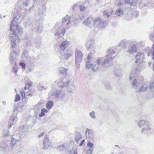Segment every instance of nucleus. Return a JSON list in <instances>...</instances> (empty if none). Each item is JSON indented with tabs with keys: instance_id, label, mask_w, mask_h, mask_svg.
Instances as JSON below:
<instances>
[{
	"instance_id": "f257e3e1",
	"label": "nucleus",
	"mask_w": 154,
	"mask_h": 154,
	"mask_svg": "<svg viewBox=\"0 0 154 154\" xmlns=\"http://www.w3.org/2000/svg\"><path fill=\"white\" fill-rule=\"evenodd\" d=\"M29 5V3L26 0H19L15 6V10L17 12L14 15L10 26V38L13 36L14 38H17L19 35L22 34L23 29L18 25L20 22V15L19 12L26 10Z\"/></svg>"
},
{
	"instance_id": "f03ea898",
	"label": "nucleus",
	"mask_w": 154,
	"mask_h": 154,
	"mask_svg": "<svg viewBox=\"0 0 154 154\" xmlns=\"http://www.w3.org/2000/svg\"><path fill=\"white\" fill-rule=\"evenodd\" d=\"M143 68V67L141 64H139L133 69L130 75V80L133 79L132 83L133 88L137 92H145L147 90L149 87L148 85L144 84L138 89V88L140 86V85L142 82V81L139 80L137 76L140 74V71Z\"/></svg>"
},
{
	"instance_id": "7ed1b4c3",
	"label": "nucleus",
	"mask_w": 154,
	"mask_h": 154,
	"mask_svg": "<svg viewBox=\"0 0 154 154\" xmlns=\"http://www.w3.org/2000/svg\"><path fill=\"white\" fill-rule=\"evenodd\" d=\"M116 53L115 51L113 49H110L108 51L104 57V60L102 58L99 57L97 60V65H95L93 67L94 70H96L98 68L102 66L109 67L113 64L112 58L111 57Z\"/></svg>"
},
{
	"instance_id": "20e7f679",
	"label": "nucleus",
	"mask_w": 154,
	"mask_h": 154,
	"mask_svg": "<svg viewBox=\"0 0 154 154\" xmlns=\"http://www.w3.org/2000/svg\"><path fill=\"white\" fill-rule=\"evenodd\" d=\"M17 38H14V36H11L10 38L11 41V45L13 52H11L10 56L9 57V61L10 63L12 65H16V56L19 53V50H16V49L18 48L17 45H16L15 41Z\"/></svg>"
},
{
	"instance_id": "39448f33",
	"label": "nucleus",
	"mask_w": 154,
	"mask_h": 154,
	"mask_svg": "<svg viewBox=\"0 0 154 154\" xmlns=\"http://www.w3.org/2000/svg\"><path fill=\"white\" fill-rule=\"evenodd\" d=\"M53 31H56L55 33V38L57 40H59L60 38L61 40L63 39V36L65 32V29L61 27L59 28L58 25H55L53 28Z\"/></svg>"
},
{
	"instance_id": "423d86ee",
	"label": "nucleus",
	"mask_w": 154,
	"mask_h": 154,
	"mask_svg": "<svg viewBox=\"0 0 154 154\" xmlns=\"http://www.w3.org/2000/svg\"><path fill=\"white\" fill-rule=\"evenodd\" d=\"M49 95L53 96L59 100H62L64 98L65 94L64 91L53 88L51 90Z\"/></svg>"
},
{
	"instance_id": "0eeeda50",
	"label": "nucleus",
	"mask_w": 154,
	"mask_h": 154,
	"mask_svg": "<svg viewBox=\"0 0 154 154\" xmlns=\"http://www.w3.org/2000/svg\"><path fill=\"white\" fill-rule=\"evenodd\" d=\"M94 26L102 29L106 26V22L104 21L99 17H96L94 19Z\"/></svg>"
},
{
	"instance_id": "6e6552de",
	"label": "nucleus",
	"mask_w": 154,
	"mask_h": 154,
	"mask_svg": "<svg viewBox=\"0 0 154 154\" xmlns=\"http://www.w3.org/2000/svg\"><path fill=\"white\" fill-rule=\"evenodd\" d=\"M92 58V53L91 52L89 53L88 56L87 60H86V63H87V64L86 65V67L87 68H89L91 67H92V70L94 71H96L98 69H102L103 68L105 67V66H102L100 67H98V68L97 69V70H94L93 69V67L95 65L97 66L98 65L97 63V62H96V63L94 64V65L90 63L91 62Z\"/></svg>"
},
{
	"instance_id": "1a4fd4ad",
	"label": "nucleus",
	"mask_w": 154,
	"mask_h": 154,
	"mask_svg": "<svg viewBox=\"0 0 154 154\" xmlns=\"http://www.w3.org/2000/svg\"><path fill=\"white\" fill-rule=\"evenodd\" d=\"M83 54L82 52L77 51L75 52V64L77 67L80 66V63L82 61L83 57Z\"/></svg>"
},
{
	"instance_id": "9d476101",
	"label": "nucleus",
	"mask_w": 154,
	"mask_h": 154,
	"mask_svg": "<svg viewBox=\"0 0 154 154\" xmlns=\"http://www.w3.org/2000/svg\"><path fill=\"white\" fill-rule=\"evenodd\" d=\"M85 133L86 138L87 139L89 140L93 139L94 136V131L93 130L87 128L85 131Z\"/></svg>"
},
{
	"instance_id": "9b49d317",
	"label": "nucleus",
	"mask_w": 154,
	"mask_h": 154,
	"mask_svg": "<svg viewBox=\"0 0 154 154\" xmlns=\"http://www.w3.org/2000/svg\"><path fill=\"white\" fill-rule=\"evenodd\" d=\"M63 25L64 26L66 25L65 23H66V28L68 29L71 26V25L72 23V20H71V17H70L68 15H66L64 17L62 20Z\"/></svg>"
},
{
	"instance_id": "f8f14e48",
	"label": "nucleus",
	"mask_w": 154,
	"mask_h": 154,
	"mask_svg": "<svg viewBox=\"0 0 154 154\" xmlns=\"http://www.w3.org/2000/svg\"><path fill=\"white\" fill-rule=\"evenodd\" d=\"M57 83L59 87L63 88L64 87L66 86L67 83V80L64 77H62L56 82Z\"/></svg>"
},
{
	"instance_id": "ddd939ff",
	"label": "nucleus",
	"mask_w": 154,
	"mask_h": 154,
	"mask_svg": "<svg viewBox=\"0 0 154 154\" xmlns=\"http://www.w3.org/2000/svg\"><path fill=\"white\" fill-rule=\"evenodd\" d=\"M57 149L59 151H64L68 154H71V151L68 150L66 144H61L57 147Z\"/></svg>"
},
{
	"instance_id": "4468645a",
	"label": "nucleus",
	"mask_w": 154,
	"mask_h": 154,
	"mask_svg": "<svg viewBox=\"0 0 154 154\" xmlns=\"http://www.w3.org/2000/svg\"><path fill=\"white\" fill-rule=\"evenodd\" d=\"M72 53L71 51L70 52H68L67 51L66 52L63 51L60 53L59 57L61 60H67L72 56Z\"/></svg>"
},
{
	"instance_id": "2eb2a0df",
	"label": "nucleus",
	"mask_w": 154,
	"mask_h": 154,
	"mask_svg": "<svg viewBox=\"0 0 154 154\" xmlns=\"http://www.w3.org/2000/svg\"><path fill=\"white\" fill-rule=\"evenodd\" d=\"M93 22L94 18L91 17H89L85 20L83 23L87 26L92 27L94 26Z\"/></svg>"
},
{
	"instance_id": "dca6fc26",
	"label": "nucleus",
	"mask_w": 154,
	"mask_h": 154,
	"mask_svg": "<svg viewBox=\"0 0 154 154\" xmlns=\"http://www.w3.org/2000/svg\"><path fill=\"white\" fill-rule=\"evenodd\" d=\"M151 125L149 122L146 123V124L145 125L142 129V133L146 134L150 132L151 130Z\"/></svg>"
},
{
	"instance_id": "f3484780",
	"label": "nucleus",
	"mask_w": 154,
	"mask_h": 154,
	"mask_svg": "<svg viewBox=\"0 0 154 154\" xmlns=\"http://www.w3.org/2000/svg\"><path fill=\"white\" fill-rule=\"evenodd\" d=\"M66 87L68 88L67 90L68 92L71 93L74 90L75 85L72 82H71L69 80H67V83Z\"/></svg>"
},
{
	"instance_id": "a211bd4d",
	"label": "nucleus",
	"mask_w": 154,
	"mask_h": 154,
	"mask_svg": "<svg viewBox=\"0 0 154 154\" xmlns=\"http://www.w3.org/2000/svg\"><path fill=\"white\" fill-rule=\"evenodd\" d=\"M69 45V42L67 40L63 41L60 45V50L61 51H64L65 50Z\"/></svg>"
},
{
	"instance_id": "6ab92c4d",
	"label": "nucleus",
	"mask_w": 154,
	"mask_h": 154,
	"mask_svg": "<svg viewBox=\"0 0 154 154\" xmlns=\"http://www.w3.org/2000/svg\"><path fill=\"white\" fill-rule=\"evenodd\" d=\"M94 43V41L93 40H90L86 42L85 46L88 51L91 50L92 48H93Z\"/></svg>"
},
{
	"instance_id": "aec40b11",
	"label": "nucleus",
	"mask_w": 154,
	"mask_h": 154,
	"mask_svg": "<svg viewBox=\"0 0 154 154\" xmlns=\"http://www.w3.org/2000/svg\"><path fill=\"white\" fill-rule=\"evenodd\" d=\"M137 50V47L136 45H130L128 47L127 52L129 54H133L136 52Z\"/></svg>"
},
{
	"instance_id": "412c9836",
	"label": "nucleus",
	"mask_w": 154,
	"mask_h": 154,
	"mask_svg": "<svg viewBox=\"0 0 154 154\" xmlns=\"http://www.w3.org/2000/svg\"><path fill=\"white\" fill-rule=\"evenodd\" d=\"M129 44V41L126 39L122 40L119 44V46L122 48H125Z\"/></svg>"
},
{
	"instance_id": "4be33fe9",
	"label": "nucleus",
	"mask_w": 154,
	"mask_h": 154,
	"mask_svg": "<svg viewBox=\"0 0 154 154\" xmlns=\"http://www.w3.org/2000/svg\"><path fill=\"white\" fill-rule=\"evenodd\" d=\"M112 9L111 8H109L103 12V15L105 17L108 18L112 14Z\"/></svg>"
},
{
	"instance_id": "5701e85b",
	"label": "nucleus",
	"mask_w": 154,
	"mask_h": 154,
	"mask_svg": "<svg viewBox=\"0 0 154 154\" xmlns=\"http://www.w3.org/2000/svg\"><path fill=\"white\" fill-rule=\"evenodd\" d=\"M49 140L48 138L45 136L43 141V144L44 145L43 148V149H48L49 146H50L49 145Z\"/></svg>"
},
{
	"instance_id": "b1692460",
	"label": "nucleus",
	"mask_w": 154,
	"mask_h": 154,
	"mask_svg": "<svg viewBox=\"0 0 154 154\" xmlns=\"http://www.w3.org/2000/svg\"><path fill=\"white\" fill-rule=\"evenodd\" d=\"M143 54L141 52H138L135 56L136 61L135 63H140V59L143 58Z\"/></svg>"
},
{
	"instance_id": "393cba45",
	"label": "nucleus",
	"mask_w": 154,
	"mask_h": 154,
	"mask_svg": "<svg viewBox=\"0 0 154 154\" xmlns=\"http://www.w3.org/2000/svg\"><path fill=\"white\" fill-rule=\"evenodd\" d=\"M17 136L18 137V138L17 137H15V135H14L12 137L10 143L11 145L12 148H13V146L15 145L17 141H19V139L20 138V136L19 135H18Z\"/></svg>"
},
{
	"instance_id": "a878e982",
	"label": "nucleus",
	"mask_w": 154,
	"mask_h": 154,
	"mask_svg": "<svg viewBox=\"0 0 154 154\" xmlns=\"http://www.w3.org/2000/svg\"><path fill=\"white\" fill-rule=\"evenodd\" d=\"M35 44V41L32 38L28 39L26 43V45L29 47L34 45Z\"/></svg>"
},
{
	"instance_id": "bb28decb",
	"label": "nucleus",
	"mask_w": 154,
	"mask_h": 154,
	"mask_svg": "<svg viewBox=\"0 0 154 154\" xmlns=\"http://www.w3.org/2000/svg\"><path fill=\"white\" fill-rule=\"evenodd\" d=\"M75 141L77 143H79L80 140L82 138V136L80 133L78 132H76L75 133Z\"/></svg>"
},
{
	"instance_id": "cd10ccee",
	"label": "nucleus",
	"mask_w": 154,
	"mask_h": 154,
	"mask_svg": "<svg viewBox=\"0 0 154 154\" xmlns=\"http://www.w3.org/2000/svg\"><path fill=\"white\" fill-rule=\"evenodd\" d=\"M16 122V120H15V117L13 116H12L10 118L9 121L8 122L9 125V128H11L14 123Z\"/></svg>"
},
{
	"instance_id": "c85d7f7f",
	"label": "nucleus",
	"mask_w": 154,
	"mask_h": 154,
	"mask_svg": "<svg viewBox=\"0 0 154 154\" xmlns=\"http://www.w3.org/2000/svg\"><path fill=\"white\" fill-rule=\"evenodd\" d=\"M148 121H144L143 120H140L138 121L137 125L139 127L142 128L146 124V123Z\"/></svg>"
},
{
	"instance_id": "c756f323",
	"label": "nucleus",
	"mask_w": 154,
	"mask_h": 154,
	"mask_svg": "<svg viewBox=\"0 0 154 154\" xmlns=\"http://www.w3.org/2000/svg\"><path fill=\"white\" fill-rule=\"evenodd\" d=\"M54 105L53 102L51 100L48 101L46 104V107L48 109H50Z\"/></svg>"
},
{
	"instance_id": "7c9ffc66",
	"label": "nucleus",
	"mask_w": 154,
	"mask_h": 154,
	"mask_svg": "<svg viewBox=\"0 0 154 154\" xmlns=\"http://www.w3.org/2000/svg\"><path fill=\"white\" fill-rule=\"evenodd\" d=\"M123 9L121 7L117 9L115 12V14L117 16H119L120 14L122 13L123 12Z\"/></svg>"
},
{
	"instance_id": "2f4dec72",
	"label": "nucleus",
	"mask_w": 154,
	"mask_h": 154,
	"mask_svg": "<svg viewBox=\"0 0 154 154\" xmlns=\"http://www.w3.org/2000/svg\"><path fill=\"white\" fill-rule=\"evenodd\" d=\"M87 149L94 151V144L91 142H88L87 144Z\"/></svg>"
},
{
	"instance_id": "473e14b6",
	"label": "nucleus",
	"mask_w": 154,
	"mask_h": 154,
	"mask_svg": "<svg viewBox=\"0 0 154 154\" xmlns=\"http://www.w3.org/2000/svg\"><path fill=\"white\" fill-rule=\"evenodd\" d=\"M122 70L121 69H116L115 71V74L117 77H120L122 75Z\"/></svg>"
},
{
	"instance_id": "72a5a7b5",
	"label": "nucleus",
	"mask_w": 154,
	"mask_h": 154,
	"mask_svg": "<svg viewBox=\"0 0 154 154\" xmlns=\"http://www.w3.org/2000/svg\"><path fill=\"white\" fill-rule=\"evenodd\" d=\"M152 50L149 51L148 52L147 56H149L151 55L152 56V58L154 60V43L152 46Z\"/></svg>"
},
{
	"instance_id": "f704fd0d",
	"label": "nucleus",
	"mask_w": 154,
	"mask_h": 154,
	"mask_svg": "<svg viewBox=\"0 0 154 154\" xmlns=\"http://www.w3.org/2000/svg\"><path fill=\"white\" fill-rule=\"evenodd\" d=\"M137 1V0H125V2L126 3L130 4L131 5V6L133 4H135Z\"/></svg>"
},
{
	"instance_id": "c9c22d12",
	"label": "nucleus",
	"mask_w": 154,
	"mask_h": 154,
	"mask_svg": "<svg viewBox=\"0 0 154 154\" xmlns=\"http://www.w3.org/2000/svg\"><path fill=\"white\" fill-rule=\"evenodd\" d=\"M147 97L148 99H150L154 97V91L153 90H151L148 94Z\"/></svg>"
},
{
	"instance_id": "e433bc0d",
	"label": "nucleus",
	"mask_w": 154,
	"mask_h": 154,
	"mask_svg": "<svg viewBox=\"0 0 154 154\" xmlns=\"http://www.w3.org/2000/svg\"><path fill=\"white\" fill-rule=\"evenodd\" d=\"M48 110L47 109L45 108H43L42 109L41 113L39 114V116L42 117L45 115V113H46L48 112Z\"/></svg>"
},
{
	"instance_id": "4c0bfd02",
	"label": "nucleus",
	"mask_w": 154,
	"mask_h": 154,
	"mask_svg": "<svg viewBox=\"0 0 154 154\" xmlns=\"http://www.w3.org/2000/svg\"><path fill=\"white\" fill-rule=\"evenodd\" d=\"M43 26L42 24L38 25L37 28V31L38 33L41 32L43 31Z\"/></svg>"
},
{
	"instance_id": "58836bf2",
	"label": "nucleus",
	"mask_w": 154,
	"mask_h": 154,
	"mask_svg": "<svg viewBox=\"0 0 154 154\" xmlns=\"http://www.w3.org/2000/svg\"><path fill=\"white\" fill-rule=\"evenodd\" d=\"M68 69L64 68H61L60 69V73L63 74L64 75H65Z\"/></svg>"
},
{
	"instance_id": "ea45409f",
	"label": "nucleus",
	"mask_w": 154,
	"mask_h": 154,
	"mask_svg": "<svg viewBox=\"0 0 154 154\" xmlns=\"http://www.w3.org/2000/svg\"><path fill=\"white\" fill-rule=\"evenodd\" d=\"M89 116L93 119H95L96 118L95 115V112L94 111L90 112L89 113Z\"/></svg>"
},
{
	"instance_id": "a19ab883",
	"label": "nucleus",
	"mask_w": 154,
	"mask_h": 154,
	"mask_svg": "<svg viewBox=\"0 0 154 154\" xmlns=\"http://www.w3.org/2000/svg\"><path fill=\"white\" fill-rule=\"evenodd\" d=\"M115 4L118 6H121L122 0H115Z\"/></svg>"
},
{
	"instance_id": "79ce46f5",
	"label": "nucleus",
	"mask_w": 154,
	"mask_h": 154,
	"mask_svg": "<svg viewBox=\"0 0 154 154\" xmlns=\"http://www.w3.org/2000/svg\"><path fill=\"white\" fill-rule=\"evenodd\" d=\"M20 99V97L19 94H16L15 98L14 100L15 102L19 101Z\"/></svg>"
},
{
	"instance_id": "37998d69",
	"label": "nucleus",
	"mask_w": 154,
	"mask_h": 154,
	"mask_svg": "<svg viewBox=\"0 0 154 154\" xmlns=\"http://www.w3.org/2000/svg\"><path fill=\"white\" fill-rule=\"evenodd\" d=\"M32 24V22L30 21L29 20L27 22H25L24 23V25L26 27L29 26H30Z\"/></svg>"
},
{
	"instance_id": "c03bdc74",
	"label": "nucleus",
	"mask_w": 154,
	"mask_h": 154,
	"mask_svg": "<svg viewBox=\"0 0 154 154\" xmlns=\"http://www.w3.org/2000/svg\"><path fill=\"white\" fill-rule=\"evenodd\" d=\"M31 85V83L30 82L26 83L24 87L25 90L29 89V88Z\"/></svg>"
},
{
	"instance_id": "a18cd8bd",
	"label": "nucleus",
	"mask_w": 154,
	"mask_h": 154,
	"mask_svg": "<svg viewBox=\"0 0 154 154\" xmlns=\"http://www.w3.org/2000/svg\"><path fill=\"white\" fill-rule=\"evenodd\" d=\"M149 88L151 90H154V81H153L150 84Z\"/></svg>"
},
{
	"instance_id": "49530a36",
	"label": "nucleus",
	"mask_w": 154,
	"mask_h": 154,
	"mask_svg": "<svg viewBox=\"0 0 154 154\" xmlns=\"http://www.w3.org/2000/svg\"><path fill=\"white\" fill-rule=\"evenodd\" d=\"M87 7L85 6H84L83 5H80L79 6V8L80 9V10L81 11H83L85 10Z\"/></svg>"
},
{
	"instance_id": "de8ad7c7",
	"label": "nucleus",
	"mask_w": 154,
	"mask_h": 154,
	"mask_svg": "<svg viewBox=\"0 0 154 154\" xmlns=\"http://www.w3.org/2000/svg\"><path fill=\"white\" fill-rule=\"evenodd\" d=\"M13 66L12 72L16 73L17 72V69L16 68V65H12Z\"/></svg>"
},
{
	"instance_id": "09e8293b",
	"label": "nucleus",
	"mask_w": 154,
	"mask_h": 154,
	"mask_svg": "<svg viewBox=\"0 0 154 154\" xmlns=\"http://www.w3.org/2000/svg\"><path fill=\"white\" fill-rule=\"evenodd\" d=\"M20 94H21V96L22 97V99H23V98H25L26 94L24 90H23L21 91H20Z\"/></svg>"
},
{
	"instance_id": "8fccbe9b",
	"label": "nucleus",
	"mask_w": 154,
	"mask_h": 154,
	"mask_svg": "<svg viewBox=\"0 0 154 154\" xmlns=\"http://www.w3.org/2000/svg\"><path fill=\"white\" fill-rule=\"evenodd\" d=\"M10 134V132L8 131H5L3 134L2 136L4 137H5L8 135H9Z\"/></svg>"
},
{
	"instance_id": "3c124183",
	"label": "nucleus",
	"mask_w": 154,
	"mask_h": 154,
	"mask_svg": "<svg viewBox=\"0 0 154 154\" xmlns=\"http://www.w3.org/2000/svg\"><path fill=\"white\" fill-rule=\"evenodd\" d=\"M28 55L27 52L26 51H24L22 55V58H25V57Z\"/></svg>"
},
{
	"instance_id": "603ef678",
	"label": "nucleus",
	"mask_w": 154,
	"mask_h": 154,
	"mask_svg": "<svg viewBox=\"0 0 154 154\" xmlns=\"http://www.w3.org/2000/svg\"><path fill=\"white\" fill-rule=\"evenodd\" d=\"M20 65L22 67V69H24V70L25 69V64L24 63L20 62Z\"/></svg>"
},
{
	"instance_id": "864d4df0",
	"label": "nucleus",
	"mask_w": 154,
	"mask_h": 154,
	"mask_svg": "<svg viewBox=\"0 0 154 154\" xmlns=\"http://www.w3.org/2000/svg\"><path fill=\"white\" fill-rule=\"evenodd\" d=\"M93 151L87 149L85 152L86 154H92Z\"/></svg>"
},
{
	"instance_id": "5fc2aeb1",
	"label": "nucleus",
	"mask_w": 154,
	"mask_h": 154,
	"mask_svg": "<svg viewBox=\"0 0 154 154\" xmlns=\"http://www.w3.org/2000/svg\"><path fill=\"white\" fill-rule=\"evenodd\" d=\"M23 59H25L27 60H30L31 59V57L30 56H29V55H27L25 57V58H23Z\"/></svg>"
},
{
	"instance_id": "6e6d98bb",
	"label": "nucleus",
	"mask_w": 154,
	"mask_h": 154,
	"mask_svg": "<svg viewBox=\"0 0 154 154\" xmlns=\"http://www.w3.org/2000/svg\"><path fill=\"white\" fill-rule=\"evenodd\" d=\"M150 38L152 40H154V34H151L150 35Z\"/></svg>"
},
{
	"instance_id": "4d7b16f0",
	"label": "nucleus",
	"mask_w": 154,
	"mask_h": 154,
	"mask_svg": "<svg viewBox=\"0 0 154 154\" xmlns=\"http://www.w3.org/2000/svg\"><path fill=\"white\" fill-rule=\"evenodd\" d=\"M105 86L107 89H110V85L109 84L107 83L105 85Z\"/></svg>"
},
{
	"instance_id": "13d9d810",
	"label": "nucleus",
	"mask_w": 154,
	"mask_h": 154,
	"mask_svg": "<svg viewBox=\"0 0 154 154\" xmlns=\"http://www.w3.org/2000/svg\"><path fill=\"white\" fill-rule=\"evenodd\" d=\"M85 140L83 139L81 141V143H79V146H81L82 145L83 143L85 142Z\"/></svg>"
},
{
	"instance_id": "bf43d9fd",
	"label": "nucleus",
	"mask_w": 154,
	"mask_h": 154,
	"mask_svg": "<svg viewBox=\"0 0 154 154\" xmlns=\"http://www.w3.org/2000/svg\"><path fill=\"white\" fill-rule=\"evenodd\" d=\"M44 135V133H42L41 134H40V135H39L38 136V137L39 138H40L41 137H42Z\"/></svg>"
},
{
	"instance_id": "052dcab7",
	"label": "nucleus",
	"mask_w": 154,
	"mask_h": 154,
	"mask_svg": "<svg viewBox=\"0 0 154 154\" xmlns=\"http://www.w3.org/2000/svg\"><path fill=\"white\" fill-rule=\"evenodd\" d=\"M26 95L29 97H31L33 95V94L30 93H27Z\"/></svg>"
},
{
	"instance_id": "680f3d73",
	"label": "nucleus",
	"mask_w": 154,
	"mask_h": 154,
	"mask_svg": "<svg viewBox=\"0 0 154 154\" xmlns=\"http://www.w3.org/2000/svg\"><path fill=\"white\" fill-rule=\"evenodd\" d=\"M76 7V5L75 4L73 5L72 7V9L73 10H74V9Z\"/></svg>"
},
{
	"instance_id": "e2e57ef3",
	"label": "nucleus",
	"mask_w": 154,
	"mask_h": 154,
	"mask_svg": "<svg viewBox=\"0 0 154 154\" xmlns=\"http://www.w3.org/2000/svg\"><path fill=\"white\" fill-rule=\"evenodd\" d=\"M4 150V147L3 146H0V150Z\"/></svg>"
},
{
	"instance_id": "0e129e2a",
	"label": "nucleus",
	"mask_w": 154,
	"mask_h": 154,
	"mask_svg": "<svg viewBox=\"0 0 154 154\" xmlns=\"http://www.w3.org/2000/svg\"><path fill=\"white\" fill-rule=\"evenodd\" d=\"M42 88H43L44 90H45L47 89L48 88V87H44L43 86H42Z\"/></svg>"
},
{
	"instance_id": "69168bd1",
	"label": "nucleus",
	"mask_w": 154,
	"mask_h": 154,
	"mask_svg": "<svg viewBox=\"0 0 154 154\" xmlns=\"http://www.w3.org/2000/svg\"><path fill=\"white\" fill-rule=\"evenodd\" d=\"M31 69L30 68H29L28 69V71H27V72L29 73V72H31Z\"/></svg>"
},
{
	"instance_id": "338daca9",
	"label": "nucleus",
	"mask_w": 154,
	"mask_h": 154,
	"mask_svg": "<svg viewBox=\"0 0 154 154\" xmlns=\"http://www.w3.org/2000/svg\"><path fill=\"white\" fill-rule=\"evenodd\" d=\"M42 7H43V9H44L42 11V12L43 13V12H45V7L44 6H42Z\"/></svg>"
},
{
	"instance_id": "774afa93",
	"label": "nucleus",
	"mask_w": 154,
	"mask_h": 154,
	"mask_svg": "<svg viewBox=\"0 0 154 154\" xmlns=\"http://www.w3.org/2000/svg\"><path fill=\"white\" fill-rule=\"evenodd\" d=\"M17 111V108H15L13 110V112H14L16 111Z\"/></svg>"
}]
</instances>
